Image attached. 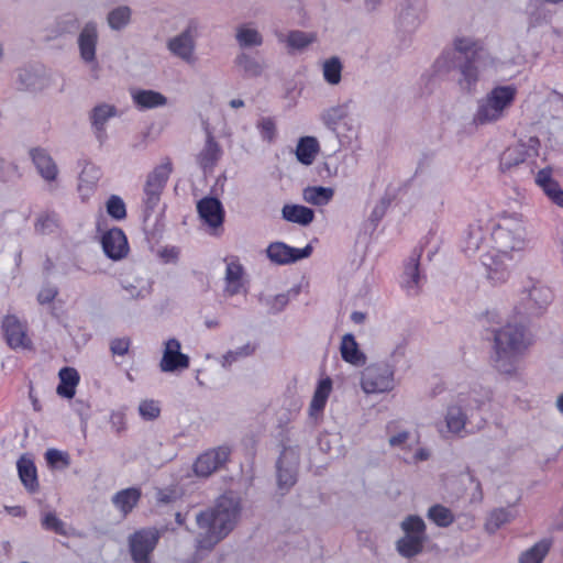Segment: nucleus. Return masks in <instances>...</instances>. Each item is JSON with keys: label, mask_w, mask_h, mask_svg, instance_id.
<instances>
[{"label": "nucleus", "mask_w": 563, "mask_h": 563, "mask_svg": "<svg viewBox=\"0 0 563 563\" xmlns=\"http://www.w3.org/2000/svg\"><path fill=\"white\" fill-rule=\"evenodd\" d=\"M234 38L242 49L260 47L264 43V35L252 21L238 24L234 29Z\"/></svg>", "instance_id": "21"}, {"label": "nucleus", "mask_w": 563, "mask_h": 563, "mask_svg": "<svg viewBox=\"0 0 563 563\" xmlns=\"http://www.w3.org/2000/svg\"><path fill=\"white\" fill-rule=\"evenodd\" d=\"M340 353L346 363L354 366H362L366 363V355L360 350L353 334H344L340 343Z\"/></svg>", "instance_id": "32"}, {"label": "nucleus", "mask_w": 563, "mask_h": 563, "mask_svg": "<svg viewBox=\"0 0 563 563\" xmlns=\"http://www.w3.org/2000/svg\"><path fill=\"white\" fill-rule=\"evenodd\" d=\"M158 533L154 529L136 531L130 538V550L135 563H148V554L154 550Z\"/></svg>", "instance_id": "15"}, {"label": "nucleus", "mask_w": 563, "mask_h": 563, "mask_svg": "<svg viewBox=\"0 0 563 563\" xmlns=\"http://www.w3.org/2000/svg\"><path fill=\"white\" fill-rule=\"evenodd\" d=\"M298 459L292 450H285L278 461V486L280 488H288L296 482V467Z\"/></svg>", "instance_id": "25"}, {"label": "nucleus", "mask_w": 563, "mask_h": 563, "mask_svg": "<svg viewBox=\"0 0 563 563\" xmlns=\"http://www.w3.org/2000/svg\"><path fill=\"white\" fill-rule=\"evenodd\" d=\"M511 514L506 509L495 510L489 516V519L487 521V529L490 531H495L503 525L509 522L511 520Z\"/></svg>", "instance_id": "55"}, {"label": "nucleus", "mask_w": 563, "mask_h": 563, "mask_svg": "<svg viewBox=\"0 0 563 563\" xmlns=\"http://www.w3.org/2000/svg\"><path fill=\"white\" fill-rule=\"evenodd\" d=\"M45 460L52 467H56L58 464L68 466L70 463L68 454L56 449L47 450L45 453Z\"/></svg>", "instance_id": "57"}, {"label": "nucleus", "mask_w": 563, "mask_h": 563, "mask_svg": "<svg viewBox=\"0 0 563 563\" xmlns=\"http://www.w3.org/2000/svg\"><path fill=\"white\" fill-rule=\"evenodd\" d=\"M57 227L55 216L44 214L37 219L36 230L42 233L52 232Z\"/></svg>", "instance_id": "60"}, {"label": "nucleus", "mask_w": 563, "mask_h": 563, "mask_svg": "<svg viewBox=\"0 0 563 563\" xmlns=\"http://www.w3.org/2000/svg\"><path fill=\"white\" fill-rule=\"evenodd\" d=\"M139 412L145 420H154L161 413L159 404L155 400H143L139 406Z\"/></svg>", "instance_id": "56"}, {"label": "nucleus", "mask_w": 563, "mask_h": 563, "mask_svg": "<svg viewBox=\"0 0 563 563\" xmlns=\"http://www.w3.org/2000/svg\"><path fill=\"white\" fill-rule=\"evenodd\" d=\"M489 239L478 223L471 224L462 242L467 256L479 254L486 268L487 278L493 284L508 280L509 263L520 257L529 246L527 222L522 213L503 211L489 224Z\"/></svg>", "instance_id": "1"}, {"label": "nucleus", "mask_w": 563, "mask_h": 563, "mask_svg": "<svg viewBox=\"0 0 563 563\" xmlns=\"http://www.w3.org/2000/svg\"><path fill=\"white\" fill-rule=\"evenodd\" d=\"M311 252L312 247L310 245L303 249H296L283 242L271 243L266 250L267 257L278 265H286L309 257Z\"/></svg>", "instance_id": "17"}, {"label": "nucleus", "mask_w": 563, "mask_h": 563, "mask_svg": "<svg viewBox=\"0 0 563 563\" xmlns=\"http://www.w3.org/2000/svg\"><path fill=\"white\" fill-rule=\"evenodd\" d=\"M534 181L553 205L563 209V189L553 177L552 168L545 167L540 169L536 174Z\"/></svg>", "instance_id": "20"}, {"label": "nucleus", "mask_w": 563, "mask_h": 563, "mask_svg": "<svg viewBox=\"0 0 563 563\" xmlns=\"http://www.w3.org/2000/svg\"><path fill=\"white\" fill-rule=\"evenodd\" d=\"M99 179V172L93 166L85 167L78 184V191L84 199H87L93 191Z\"/></svg>", "instance_id": "47"}, {"label": "nucleus", "mask_w": 563, "mask_h": 563, "mask_svg": "<svg viewBox=\"0 0 563 563\" xmlns=\"http://www.w3.org/2000/svg\"><path fill=\"white\" fill-rule=\"evenodd\" d=\"M222 155V150L218 142L208 135L202 150L197 155V163L203 172H211Z\"/></svg>", "instance_id": "31"}, {"label": "nucleus", "mask_w": 563, "mask_h": 563, "mask_svg": "<svg viewBox=\"0 0 563 563\" xmlns=\"http://www.w3.org/2000/svg\"><path fill=\"white\" fill-rule=\"evenodd\" d=\"M197 211L201 222L209 232L217 233L224 221V209L221 201L213 197H205L197 203Z\"/></svg>", "instance_id": "13"}, {"label": "nucleus", "mask_w": 563, "mask_h": 563, "mask_svg": "<svg viewBox=\"0 0 563 563\" xmlns=\"http://www.w3.org/2000/svg\"><path fill=\"white\" fill-rule=\"evenodd\" d=\"M429 457H430V451L427 448L419 446V444H418L417 446H415L412 449V451H410V453L406 454L404 460L408 463L416 464L419 462L427 461Z\"/></svg>", "instance_id": "59"}, {"label": "nucleus", "mask_w": 563, "mask_h": 563, "mask_svg": "<svg viewBox=\"0 0 563 563\" xmlns=\"http://www.w3.org/2000/svg\"><path fill=\"white\" fill-rule=\"evenodd\" d=\"M56 294L55 288L46 287L38 292L37 299L41 303H48L55 298Z\"/></svg>", "instance_id": "62"}, {"label": "nucleus", "mask_w": 563, "mask_h": 563, "mask_svg": "<svg viewBox=\"0 0 563 563\" xmlns=\"http://www.w3.org/2000/svg\"><path fill=\"white\" fill-rule=\"evenodd\" d=\"M529 310L531 313H538L552 301V291L542 284H534L528 292Z\"/></svg>", "instance_id": "38"}, {"label": "nucleus", "mask_w": 563, "mask_h": 563, "mask_svg": "<svg viewBox=\"0 0 563 563\" xmlns=\"http://www.w3.org/2000/svg\"><path fill=\"white\" fill-rule=\"evenodd\" d=\"M396 386L395 371L386 364H372L361 374V388L367 394L390 393Z\"/></svg>", "instance_id": "8"}, {"label": "nucleus", "mask_w": 563, "mask_h": 563, "mask_svg": "<svg viewBox=\"0 0 563 563\" xmlns=\"http://www.w3.org/2000/svg\"><path fill=\"white\" fill-rule=\"evenodd\" d=\"M131 98L134 106L140 110L165 107L168 101L163 93L152 89H133Z\"/></svg>", "instance_id": "28"}, {"label": "nucleus", "mask_w": 563, "mask_h": 563, "mask_svg": "<svg viewBox=\"0 0 563 563\" xmlns=\"http://www.w3.org/2000/svg\"><path fill=\"white\" fill-rule=\"evenodd\" d=\"M527 158V147L525 144L518 143L507 147L500 156V169L509 172L511 168L523 163Z\"/></svg>", "instance_id": "39"}, {"label": "nucleus", "mask_w": 563, "mask_h": 563, "mask_svg": "<svg viewBox=\"0 0 563 563\" xmlns=\"http://www.w3.org/2000/svg\"><path fill=\"white\" fill-rule=\"evenodd\" d=\"M333 195L334 190L332 188L321 186L307 187L302 194L305 201L314 206L327 205L333 198Z\"/></svg>", "instance_id": "46"}, {"label": "nucleus", "mask_w": 563, "mask_h": 563, "mask_svg": "<svg viewBox=\"0 0 563 563\" xmlns=\"http://www.w3.org/2000/svg\"><path fill=\"white\" fill-rule=\"evenodd\" d=\"M59 384L56 388L58 396L71 399L76 394V388L80 382L79 373L74 367H63L58 372Z\"/></svg>", "instance_id": "33"}, {"label": "nucleus", "mask_w": 563, "mask_h": 563, "mask_svg": "<svg viewBox=\"0 0 563 563\" xmlns=\"http://www.w3.org/2000/svg\"><path fill=\"white\" fill-rule=\"evenodd\" d=\"M33 163L46 181H53L58 175V169L53 158L41 148H34L31 151Z\"/></svg>", "instance_id": "35"}, {"label": "nucleus", "mask_w": 563, "mask_h": 563, "mask_svg": "<svg viewBox=\"0 0 563 563\" xmlns=\"http://www.w3.org/2000/svg\"><path fill=\"white\" fill-rule=\"evenodd\" d=\"M172 170L170 159L164 158L146 176L143 187V205L147 214L157 208Z\"/></svg>", "instance_id": "6"}, {"label": "nucleus", "mask_w": 563, "mask_h": 563, "mask_svg": "<svg viewBox=\"0 0 563 563\" xmlns=\"http://www.w3.org/2000/svg\"><path fill=\"white\" fill-rule=\"evenodd\" d=\"M240 510V501L236 497L223 495L213 508L198 515V547L211 549L224 539L236 525Z\"/></svg>", "instance_id": "2"}, {"label": "nucleus", "mask_w": 563, "mask_h": 563, "mask_svg": "<svg viewBox=\"0 0 563 563\" xmlns=\"http://www.w3.org/2000/svg\"><path fill=\"white\" fill-rule=\"evenodd\" d=\"M2 332L8 345L13 350H27L32 341L26 333V325L15 316L8 314L2 321Z\"/></svg>", "instance_id": "12"}, {"label": "nucleus", "mask_w": 563, "mask_h": 563, "mask_svg": "<svg viewBox=\"0 0 563 563\" xmlns=\"http://www.w3.org/2000/svg\"><path fill=\"white\" fill-rule=\"evenodd\" d=\"M533 344L532 335L520 324L507 323L495 332L494 366L501 375L519 373V357Z\"/></svg>", "instance_id": "3"}, {"label": "nucleus", "mask_w": 563, "mask_h": 563, "mask_svg": "<svg viewBox=\"0 0 563 563\" xmlns=\"http://www.w3.org/2000/svg\"><path fill=\"white\" fill-rule=\"evenodd\" d=\"M283 218L289 222L308 225L313 221V211L300 205H285L282 210Z\"/></svg>", "instance_id": "41"}, {"label": "nucleus", "mask_w": 563, "mask_h": 563, "mask_svg": "<svg viewBox=\"0 0 563 563\" xmlns=\"http://www.w3.org/2000/svg\"><path fill=\"white\" fill-rule=\"evenodd\" d=\"M141 498V490L136 487H130L118 492L112 497L114 507L123 515L126 516L136 506Z\"/></svg>", "instance_id": "37"}, {"label": "nucleus", "mask_w": 563, "mask_h": 563, "mask_svg": "<svg viewBox=\"0 0 563 563\" xmlns=\"http://www.w3.org/2000/svg\"><path fill=\"white\" fill-rule=\"evenodd\" d=\"M42 525L45 529L53 530L56 533L67 534V530L64 522L60 521L53 512H47L44 515L42 519Z\"/></svg>", "instance_id": "58"}, {"label": "nucleus", "mask_w": 563, "mask_h": 563, "mask_svg": "<svg viewBox=\"0 0 563 563\" xmlns=\"http://www.w3.org/2000/svg\"><path fill=\"white\" fill-rule=\"evenodd\" d=\"M342 64L338 57H331L322 63V75L330 85H338L341 81Z\"/></svg>", "instance_id": "48"}, {"label": "nucleus", "mask_w": 563, "mask_h": 563, "mask_svg": "<svg viewBox=\"0 0 563 563\" xmlns=\"http://www.w3.org/2000/svg\"><path fill=\"white\" fill-rule=\"evenodd\" d=\"M332 390L333 382L329 376H322L318 379L308 409L310 418L318 420L323 416V411Z\"/></svg>", "instance_id": "19"}, {"label": "nucleus", "mask_w": 563, "mask_h": 563, "mask_svg": "<svg viewBox=\"0 0 563 563\" xmlns=\"http://www.w3.org/2000/svg\"><path fill=\"white\" fill-rule=\"evenodd\" d=\"M423 278L419 272L418 261L412 258L405 267L401 285L409 295L418 292L422 285Z\"/></svg>", "instance_id": "40"}, {"label": "nucleus", "mask_w": 563, "mask_h": 563, "mask_svg": "<svg viewBox=\"0 0 563 563\" xmlns=\"http://www.w3.org/2000/svg\"><path fill=\"white\" fill-rule=\"evenodd\" d=\"M490 400L492 394L487 389L457 395L448 405L443 420L437 422V431L444 439L462 437L474 411L484 409Z\"/></svg>", "instance_id": "4"}, {"label": "nucleus", "mask_w": 563, "mask_h": 563, "mask_svg": "<svg viewBox=\"0 0 563 563\" xmlns=\"http://www.w3.org/2000/svg\"><path fill=\"white\" fill-rule=\"evenodd\" d=\"M18 472L23 485L31 492L37 488V475L34 462L26 456L18 461Z\"/></svg>", "instance_id": "44"}, {"label": "nucleus", "mask_w": 563, "mask_h": 563, "mask_svg": "<svg viewBox=\"0 0 563 563\" xmlns=\"http://www.w3.org/2000/svg\"><path fill=\"white\" fill-rule=\"evenodd\" d=\"M404 537L400 538L396 548L404 558H413L422 552L426 542V525L420 517L409 516L401 522Z\"/></svg>", "instance_id": "7"}, {"label": "nucleus", "mask_w": 563, "mask_h": 563, "mask_svg": "<svg viewBox=\"0 0 563 563\" xmlns=\"http://www.w3.org/2000/svg\"><path fill=\"white\" fill-rule=\"evenodd\" d=\"M97 42L98 33L96 25L92 23L86 24L78 37L80 57L85 63L91 64L95 70L98 69V64L96 63Z\"/></svg>", "instance_id": "22"}, {"label": "nucleus", "mask_w": 563, "mask_h": 563, "mask_svg": "<svg viewBox=\"0 0 563 563\" xmlns=\"http://www.w3.org/2000/svg\"><path fill=\"white\" fill-rule=\"evenodd\" d=\"M518 90L514 85H500L494 87L477 102L473 115L475 125H487L498 122L506 117L508 110L516 100Z\"/></svg>", "instance_id": "5"}, {"label": "nucleus", "mask_w": 563, "mask_h": 563, "mask_svg": "<svg viewBox=\"0 0 563 563\" xmlns=\"http://www.w3.org/2000/svg\"><path fill=\"white\" fill-rule=\"evenodd\" d=\"M452 65V56L450 53H443L437 60L434 66L438 70L449 69Z\"/></svg>", "instance_id": "63"}, {"label": "nucleus", "mask_w": 563, "mask_h": 563, "mask_svg": "<svg viewBox=\"0 0 563 563\" xmlns=\"http://www.w3.org/2000/svg\"><path fill=\"white\" fill-rule=\"evenodd\" d=\"M9 512L12 515V516H15V517H19V516H24V510L22 507L20 506H14V507H11V508H8Z\"/></svg>", "instance_id": "64"}, {"label": "nucleus", "mask_w": 563, "mask_h": 563, "mask_svg": "<svg viewBox=\"0 0 563 563\" xmlns=\"http://www.w3.org/2000/svg\"><path fill=\"white\" fill-rule=\"evenodd\" d=\"M424 16L423 0H404L400 4L398 19L405 29L417 27Z\"/></svg>", "instance_id": "24"}, {"label": "nucleus", "mask_w": 563, "mask_h": 563, "mask_svg": "<svg viewBox=\"0 0 563 563\" xmlns=\"http://www.w3.org/2000/svg\"><path fill=\"white\" fill-rule=\"evenodd\" d=\"M189 356L181 352V344L177 339L170 338L164 342L163 355L159 362L162 372H183L189 367Z\"/></svg>", "instance_id": "10"}, {"label": "nucleus", "mask_w": 563, "mask_h": 563, "mask_svg": "<svg viewBox=\"0 0 563 563\" xmlns=\"http://www.w3.org/2000/svg\"><path fill=\"white\" fill-rule=\"evenodd\" d=\"M361 121L353 113L344 120L334 132L342 147H350L360 139Z\"/></svg>", "instance_id": "29"}, {"label": "nucleus", "mask_w": 563, "mask_h": 563, "mask_svg": "<svg viewBox=\"0 0 563 563\" xmlns=\"http://www.w3.org/2000/svg\"><path fill=\"white\" fill-rule=\"evenodd\" d=\"M320 152V144L314 136H302L298 140L296 146V158L299 163L310 166L316 161Z\"/></svg>", "instance_id": "34"}, {"label": "nucleus", "mask_w": 563, "mask_h": 563, "mask_svg": "<svg viewBox=\"0 0 563 563\" xmlns=\"http://www.w3.org/2000/svg\"><path fill=\"white\" fill-rule=\"evenodd\" d=\"M131 14L132 11L129 7H118L109 12L108 24L112 30H121L130 23Z\"/></svg>", "instance_id": "49"}, {"label": "nucleus", "mask_w": 563, "mask_h": 563, "mask_svg": "<svg viewBox=\"0 0 563 563\" xmlns=\"http://www.w3.org/2000/svg\"><path fill=\"white\" fill-rule=\"evenodd\" d=\"M130 347V340L126 338L115 339L111 342V351L117 355H124Z\"/></svg>", "instance_id": "61"}, {"label": "nucleus", "mask_w": 563, "mask_h": 563, "mask_svg": "<svg viewBox=\"0 0 563 563\" xmlns=\"http://www.w3.org/2000/svg\"><path fill=\"white\" fill-rule=\"evenodd\" d=\"M316 41L314 33L292 31L287 35L286 43L290 48L302 49Z\"/></svg>", "instance_id": "52"}, {"label": "nucleus", "mask_w": 563, "mask_h": 563, "mask_svg": "<svg viewBox=\"0 0 563 563\" xmlns=\"http://www.w3.org/2000/svg\"><path fill=\"white\" fill-rule=\"evenodd\" d=\"M117 115V107L110 103H99L92 108L89 118L96 136L100 142H103L107 139V122Z\"/></svg>", "instance_id": "23"}, {"label": "nucleus", "mask_w": 563, "mask_h": 563, "mask_svg": "<svg viewBox=\"0 0 563 563\" xmlns=\"http://www.w3.org/2000/svg\"><path fill=\"white\" fill-rule=\"evenodd\" d=\"M256 351V345L254 343H246L242 346L236 347L235 350L227 352L221 360L222 366H231L234 362H238L241 358H245L254 354Z\"/></svg>", "instance_id": "50"}, {"label": "nucleus", "mask_w": 563, "mask_h": 563, "mask_svg": "<svg viewBox=\"0 0 563 563\" xmlns=\"http://www.w3.org/2000/svg\"><path fill=\"white\" fill-rule=\"evenodd\" d=\"M234 70L244 78H254L263 74L264 65L255 56L241 52L233 60Z\"/></svg>", "instance_id": "30"}, {"label": "nucleus", "mask_w": 563, "mask_h": 563, "mask_svg": "<svg viewBox=\"0 0 563 563\" xmlns=\"http://www.w3.org/2000/svg\"><path fill=\"white\" fill-rule=\"evenodd\" d=\"M120 285L124 296L130 299H143L152 291V285L148 279L133 274L121 277Z\"/></svg>", "instance_id": "26"}, {"label": "nucleus", "mask_w": 563, "mask_h": 563, "mask_svg": "<svg viewBox=\"0 0 563 563\" xmlns=\"http://www.w3.org/2000/svg\"><path fill=\"white\" fill-rule=\"evenodd\" d=\"M550 548L551 542L549 540H540L520 554L519 563H542Z\"/></svg>", "instance_id": "45"}, {"label": "nucleus", "mask_w": 563, "mask_h": 563, "mask_svg": "<svg viewBox=\"0 0 563 563\" xmlns=\"http://www.w3.org/2000/svg\"><path fill=\"white\" fill-rule=\"evenodd\" d=\"M230 456L228 446H220L201 454L195 463V472L199 476H209L221 467Z\"/></svg>", "instance_id": "18"}, {"label": "nucleus", "mask_w": 563, "mask_h": 563, "mask_svg": "<svg viewBox=\"0 0 563 563\" xmlns=\"http://www.w3.org/2000/svg\"><path fill=\"white\" fill-rule=\"evenodd\" d=\"M106 209L108 214L117 220L121 221L126 217V207L123 199L117 195H112L106 202Z\"/></svg>", "instance_id": "53"}, {"label": "nucleus", "mask_w": 563, "mask_h": 563, "mask_svg": "<svg viewBox=\"0 0 563 563\" xmlns=\"http://www.w3.org/2000/svg\"><path fill=\"white\" fill-rule=\"evenodd\" d=\"M197 37L198 24L191 21L181 33L168 40L167 47L174 56L191 64L197 59L195 53Z\"/></svg>", "instance_id": "9"}, {"label": "nucleus", "mask_w": 563, "mask_h": 563, "mask_svg": "<svg viewBox=\"0 0 563 563\" xmlns=\"http://www.w3.org/2000/svg\"><path fill=\"white\" fill-rule=\"evenodd\" d=\"M428 518L440 527H448L454 520L452 511L442 505L432 506L428 511Z\"/></svg>", "instance_id": "51"}, {"label": "nucleus", "mask_w": 563, "mask_h": 563, "mask_svg": "<svg viewBox=\"0 0 563 563\" xmlns=\"http://www.w3.org/2000/svg\"><path fill=\"white\" fill-rule=\"evenodd\" d=\"M493 64L494 60L489 56L467 59L460 68L459 86L461 90L466 92L475 91L481 75Z\"/></svg>", "instance_id": "11"}, {"label": "nucleus", "mask_w": 563, "mask_h": 563, "mask_svg": "<svg viewBox=\"0 0 563 563\" xmlns=\"http://www.w3.org/2000/svg\"><path fill=\"white\" fill-rule=\"evenodd\" d=\"M101 245L104 254L113 261L125 258L130 251L126 235L119 228L104 231L101 235Z\"/></svg>", "instance_id": "16"}, {"label": "nucleus", "mask_w": 563, "mask_h": 563, "mask_svg": "<svg viewBox=\"0 0 563 563\" xmlns=\"http://www.w3.org/2000/svg\"><path fill=\"white\" fill-rule=\"evenodd\" d=\"M456 479L464 486V492L470 496L472 503L482 501V484L470 468L461 472Z\"/></svg>", "instance_id": "42"}, {"label": "nucleus", "mask_w": 563, "mask_h": 563, "mask_svg": "<svg viewBox=\"0 0 563 563\" xmlns=\"http://www.w3.org/2000/svg\"><path fill=\"white\" fill-rule=\"evenodd\" d=\"M225 273H224V292L228 296H235L242 292H246L247 278L243 265L240 261L230 256L224 260Z\"/></svg>", "instance_id": "14"}, {"label": "nucleus", "mask_w": 563, "mask_h": 563, "mask_svg": "<svg viewBox=\"0 0 563 563\" xmlns=\"http://www.w3.org/2000/svg\"><path fill=\"white\" fill-rule=\"evenodd\" d=\"M256 128L263 141L273 143L277 136L276 123L272 118H262L257 121Z\"/></svg>", "instance_id": "54"}, {"label": "nucleus", "mask_w": 563, "mask_h": 563, "mask_svg": "<svg viewBox=\"0 0 563 563\" xmlns=\"http://www.w3.org/2000/svg\"><path fill=\"white\" fill-rule=\"evenodd\" d=\"M390 429L391 426H388V430ZM388 442L390 448L398 451L402 459H405L406 454L410 453L419 444V438L407 430H399L395 433L389 431Z\"/></svg>", "instance_id": "36"}, {"label": "nucleus", "mask_w": 563, "mask_h": 563, "mask_svg": "<svg viewBox=\"0 0 563 563\" xmlns=\"http://www.w3.org/2000/svg\"><path fill=\"white\" fill-rule=\"evenodd\" d=\"M351 114V102L345 101L324 109L320 114V120L328 130L334 133Z\"/></svg>", "instance_id": "27"}, {"label": "nucleus", "mask_w": 563, "mask_h": 563, "mask_svg": "<svg viewBox=\"0 0 563 563\" xmlns=\"http://www.w3.org/2000/svg\"><path fill=\"white\" fill-rule=\"evenodd\" d=\"M454 49L463 55L472 54L473 58L483 57L481 53L483 52V43L470 35H457L453 40Z\"/></svg>", "instance_id": "43"}]
</instances>
